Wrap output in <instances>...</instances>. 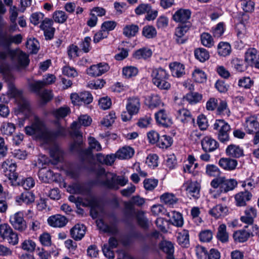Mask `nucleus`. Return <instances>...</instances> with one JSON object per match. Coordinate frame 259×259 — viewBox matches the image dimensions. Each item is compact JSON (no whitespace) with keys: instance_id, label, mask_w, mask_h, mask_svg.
I'll list each match as a JSON object with an SVG mask.
<instances>
[{"instance_id":"09e8293b","label":"nucleus","mask_w":259,"mask_h":259,"mask_svg":"<svg viewBox=\"0 0 259 259\" xmlns=\"http://www.w3.org/2000/svg\"><path fill=\"white\" fill-rule=\"evenodd\" d=\"M218 114L229 116L230 114V111L228 107L227 102L225 101H221L218 104L217 108Z\"/></svg>"},{"instance_id":"bf43d9fd","label":"nucleus","mask_w":259,"mask_h":259,"mask_svg":"<svg viewBox=\"0 0 259 259\" xmlns=\"http://www.w3.org/2000/svg\"><path fill=\"white\" fill-rule=\"evenodd\" d=\"M201 42L203 46L211 48L213 45V40L211 35L208 33L203 32L200 36Z\"/></svg>"},{"instance_id":"2f4dec72","label":"nucleus","mask_w":259,"mask_h":259,"mask_svg":"<svg viewBox=\"0 0 259 259\" xmlns=\"http://www.w3.org/2000/svg\"><path fill=\"white\" fill-rule=\"evenodd\" d=\"M145 104L150 109H154L162 104L160 97L157 94H152L145 99Z\"/></svg>"},{"instance_id":"052dcab7","label":"nucleus","mask_w":259,"mask_h":259,"mask_svg":"<svg viewBox=\"0 0 259 259\" xmlns=\"http://www.w3.org/2000/svg\"><path fill=\"white\" fill-rule=\"evenodd\" d=\"M70 112L68 107H61L53 111V115L58 119L63 118L66 117Z\"/></svg>"},{"instance_id":"bb28decb","label":"nucleus","mask_w":259,"mask_h":259,"mask_svg":"<svg viewBox=\"0 0 259 259\" xmlns=\"http://www.w3.org/2000/svg\"><path fill=\"white\" fill-rule=\"evenodd\" d=\"M183 100L190 104H196L202 100V95L198 92L191 91L183 97Z\"/></svg>"},{"instance_id":"de8ad7c7","label":"nucleus","mask_w":259,"mask_h":259,"mask_svg":"<svg viewBox=\"0 0 259 259\" xmlns=\"http://www.w3.org/2000/svg\"><path fill=\"white\" fill-rule=\"evenodd\" d=\"M139 30V28L137 25H127L123 29V34L126 37H132L136 35Z\"/></svg>"},{"instance_id":"9b49d317","label":"nucleus","mask_w":259,"mask_h":259,"mask_svg":"<svg viewBox=\"0 0 259 259\" xmlns=\"http://www.w3.org/2000/svg\"><path fill=\"white\" fill-rule=\"evenodd\" d=\"M110 69V66L106 62H101L92 65L86 70V73L91 77H98L107 72Z\"/></svg>"},{"instance_id":"e433bc0d","label":"nucleus","mask_w":259,"mask_h":259,"mask_svg":"<svg viewBox=\"0 0 259 259\" xmlns=\"http://www.w3.org/2000/svg\"><path fill=\"white\" fill-rule=\"evenodd\" d=\"M195 159L193 155H190L188 157L187 163L183 166V170L185 172L194 174V169L196 168L198 164L195 163Z\"/></svg>"},{"instance_id":"ea45409f","label":"nucleus","mask_w":259,"mask_h":259,"mask_svg":"<svg viewBox=\"0 0 259 259\" xmlns=\"http://www.w3.org/2000/svg\"><path fill=\"white\" fill-rule=\"evenodd\" d=\"M194 56L196 59L201 62H204L210 57L208 51L202 48L196 49L194 51Z\"/></svg>"},{"instance_id":"69168bd1","label":"nucleus","mask_w":259,"mask_h":259,"mask_svg":"<svg viewBox=\"0 0 259 259\" xmlns=\"http://www.w3.org/2000/svg\"><path fill=\"white\" fill-rule=\"evenodd\" d=\"M253 80L249 77H243L239 79L238 85L240 87L249 89L253 86Z\"/></svg>"},{"instance_id":"2eb2a0df","label":"nucleus","mask_w":259,"mask_h":259,"mask_svg":"<svg viewBox=\"0 0 259 259\" xmlns=\"http://www.w3.org/2000/svg\"><path fill=\"white\" fill-rule=\"evenodd\" d=\"M56 77L53 74H48L44 76L42 80L36 81L30 84V88L32 92H38L39 89H42L46 85L51 84L55 82Z\"/></svg>"},{"instance_id":"dca6fc26","label":"nucleus","mask_w":259,"mask_h":259,"mask_svg":"<svg viewBox=\"0 0 259 259\" xmlns=\"http://www.w3.org/2000/svg\"><path fill=\"white\" fill-rule=\"evenodd\" d=\"M202 149L205 152H212L219 147V143L210 136H205L201 141Z\"/></svg>"},{"instance_id":"5701e85b","label":"nucleus","mask_w":259,"mask_h":259,"mask_svg":"<svg viewBox=\"0 0 259 259\" xmlns=\"http://www.w3.org/2000/svg\"><path fill=\"white\" fill-rule=\"evenodd\" d=\"M156 121L163 126L168 127L172 124L171 118L167 115L165 110H160L155 114Z\"/></svg>"},{"instance_id":"3c124183","label":"nucleus","mask_w":259,"mask_h":259,"mask_svg":"<svg viewBox=\"0 0 259 259\" xmlns=\"http://www.w3.org/2000/svg\"><path fill=\"white\" fill-rule=\"evenodd\" d=\"M171 224L178 227H182L184 224V220L182 214L177 211L171 212Z\"/></svg>"},{"instance_id":"4468645a","label":"nucleus","mask_w":259,"mask_h":259,"mask_svg":"<svg viewBox=\"0 0 259 259\" xmlns=\"http://www.w3.org/2000/svg\"><path fill=\"white\" fill-rule=\"evenodd\" d=\"M10 222L13 228L17 230L22 232L27 228V225L23 218V213L19 211L10 217Z\"/></svg>"},{"instance_id":"c9c22d12","label":"nucleus","mask_w":259,"mask_h":259,"mask_svg":"<svg viewBox=\"0 0 259 259\" xmlns=\"http://www.w3.org/2000/svg\"><path fill=\"white\" fill-rule=\"evenodd\" d=\"M217 50L219 56L225 57L230 55L232 49L228 42L221 41L218 45Z\"/></svg>"},{"instance_id":"e2e57ef3","label":"nucleus","mask_w":259,"mask_h":259,"mask_svg":"<svg viewBox=\"0 0 259 259\" xmlns=\"http://www.w3.org/2000/svg\"><path fill=\"white\" fill-rule=\"evenodd\" d=\"M40 90L41 89H39V91L38 92H34L40 97L44 103H46L52 99L53 96L51 91L47 90L40 91Z\"/></svg>"},{"instance_id":"680f3d73","label":"nucleus","mask_w":259,"mask_h":259,"mask_svg":"<svg viewBox=\"0 0 259 259\" xmlns=\"http://www.w3.org/2000/svg\"><path fill=\"white\" fill-rule=\"evenodd\" d=\"M115 118V113L112 111L103 118L101 123L104 126L109 127L114 122Z\"/></svg>"},{"instance_id":"f704fd0d","label":"nucleus","mask_w":259,"mask_h":259,"mask_svg":"<svg viewBox=\"0 0 259 259\" xmlns=\"http://www.w3.org/2000/svg\"><path fill=\"white\" fill-rule=\"evenodd\" d=\"M250 236V233L245 230H239L233 233V239L236 242L243 243L246 241Z\"/></svg>"},{"instance_id":"37998d69","label":"nucleus","mask_w":259,"mask_h":259,"mask_svg":"<svg viewBox=\"0 0 259 259\" xmlns=\"http://www.w3.org/2000/svg\"><path fill=\"white\" fill-rule=\"evenodd\" d=\"M81 172V167L78 165H72L70 166L66 170V175L70 178L73 179H77Z\"/></svg>"},{"instance_id":"8fccbe9b","label":"nucleus","mask_w":259,"mask_h":259,"mask_svg":"<svg viewBox=\"0 0 259 259\" xmlns=\"http://www.w3.org/2000/svg\"><path fill=\"white\" fill-rule=\"evenodd\" d=\"M172 143V138L170 136L163 135L160 137L157 145L159 147L164 149L170 147Z\"/></svg>"},{"instance_id":"4c0bfd02","label":"nucleus","mask_w":259,"mask_h":259,"mask_svg":"<svg viewBox=\"0 0 259 259\" xmlns=\"http://www.w3.org/2000/svg\"><path fill=\"white\" fill-rule=\"evenodd\" d=\"M228 208L226 206H224L222 205H217L212 208L210 209L208 213L211 216L215 218H219L222 215L226 214L228 211Z\"/></svg>"},{"instance_id":"cd10ccee","label":"nucleus","mask_w":259,"mask_h":259,"mask_svg":"<svg viewBox=\"0 0 259 259\" xmlns=\"http://www.w3.org/2000/svg\"><path fill=\"white\" fill-rule=\"evenodd\" d=\"M169 66L173 76L181 77L185 74V67L183 64L176 62L170 63Z\"/></svg>"},{"instance_id":"f3484780","label":"nucleus","mask_w":259,"mask_h":259,"mask_svg":"<svg viewBox=\"0 0 259 259\" xmlns=\"http://www.w3.org/2000/svg\"><path fill=\"white\" fill-rule=\"evenodd\" d=\"M191 12L189 9H180L177 10L172 16V19L176 22L191 23L188 21L190 19Z\"/></svg>"},{"instance_id":"7c9ffc66","label":"nucleus","mask_w":259,"mask_h":259,"mask_svg":"<svg viewBox=\"0 0 259 259\" xmlns=\"http://www.w3.org/2000/svg\"><path fill=\"white\" fill-rule=\"evenodd\" d=\"M159 247L163 252L166 253L167 259H174L173 256L174 246L171 242L164 240L160 243Z\"/></svg>"},{"instance_id":"393cba45","label":"nucleus","mask_w":259,"mask_h":259,"mask_svg":"<svg viewBox=\"0 0 259 259\" xmlns=\"http://www.w3.org/2000/svg\"><path fill=\"white\" fill-rule=\"evenodd\" d=\"M226 154L230 157L239 158L244 156L243 149L238 145L231 144L226 149Z\"/></svg>"},{"instance_id":"49530a36","label":"nucleus","mask_w":259,"mask_h":259,"mask_svg":"<svg viewBox=\"0 0 259 259\" xmlns=\"http://www.w3.org/2000/svg\"><path fill=\"white\" fill-rule=\"evenodd\" d=\"M205 174L211 177L219 178L221 174L220 168L214 164H207L205 166Z\"/></svg>"},{"instance_id":"a211bd4d","label":"nucleus","mask_w":259,"mask_h":259,"mask_svg":"<svg viewBox=\"0 0 259 259\" xmlns=\"http://www.w3.org/2000/svg\"><path fill=\"white\" fill-rule=\"evenodd\" d=\"M176 116L178 120L183 123H195V119L192 116L191 112L186 109L182 108L176 111Z\"/></svg>"},{"instance_id":"7ed1b4c3","label":"nucleus","mask_w":259,"mask_h":259,"mask_svg":"<svg viewBox=\"0 0 259 259\" xmlns=\"http://www.w3.org/2000/svg\"><path fill=\"white\" fill-rule=\"evenodd\" d=\"M153 84L161 90H168L170 84L168 82L169 75L167 71L160 67L152 69L151 74Z\"/></svg>"},{"instance_id":"79ce46f5","label":"nucleus","mask_w":259,"mask_h":259,"mask_svg":"<svg viewBox=\"0 0 259 259\" xmlns=\"http://www.w3.org/2000/svg\"><path fill=\"white\" fill-rule=\"evenodd\" d=\"M51 157L57 163L60 161L63 157V153L62 150L57 145H53L50 149Z\"/></svg>"},{"instance_id":"72a5a7b5","label":"nucleus","mask_w":259,"mask_h":259,"mask_svg":"<svg viewBox=\"0 0 259 259\" xmlns=\"http://www.w3.org/2000/svg\"><path fill=\"white\" fill-rule=\"evenodd\" d=\"M134 154V149L130 147H123L116 153L117 158L120 159H129Z\"/></svg>"},{"instance_id":"20e7f679","label":"nucleus","mask_w":259,"mask_h":259,"mask_svg":"<svg viewBox=\"0 0 259 259\" xmlns=\"http://www.w3.org/2000/svg\"><path fill=\"white\" fill-rule=\"evenodd\" d=\"M141 107L140 99L138 97L133 96L127 99L126 109L127 111H123L121 117L123 121L130 120L133 116L138 113Z\"/></svg>"},{"instance_id":"f03ea898","label":"nucleus","mask_w":259,"mask_h":259,"mask_svg":"<svg viewBox=\"0 0 259 259\" xmlns=\"http://www.w3.org/2000/svg\"><path fill=\"white\" fill-rule=\"evenodd\" d=\"M100 174L105 180L101 184L107 188L113 190L119 189L120 186H125L128 182L127 178L124 176H118L115 174L106 172L104 169L101 170Z\"/></svg>"},{"instance_id":"1a4fd4ad","label":"nucleus","mask_w":259,"mask_h":259,"mask_svg":"<svg viewBox=\"0 0 259 259\" xmlns=\"http://www.w3.org/2000/svg\"><path fill=\"white\" fill-rule=\"evenodd\" d=\"M191 26V23H188L187 24L178 26L175 28L174 39L177 44L181 45L187 41L188 36L186 35V33L188 32Z\"/></svg>"},{"instance_id":"13d9d810","label":"nucleus","mask_w":259,"mask_h":259,"mask_svg":"<svg viewBox=\"0 0 259 259\" xmlns=\"http://www.w3.org/2000/svg\"><path fill=\"white\" fill-rule=\"evenodd\" d=\"M18 182L19 184L17 186L21 185L25 190H29L33 187L35 185V181L31 177H29L25 179H22L20 180L18 177Z\"/></svg>"},{"instance_id":"603ef678","label":"nucleus","mask_w":259,"mask_h":259,"mask_svg":"<svg viewBox=\"0 0 259 259\" xmlns=\"http://www.w3.org/2000/svg\"><path fill=\"white\" fill-rule=\"evenodd\" d=\"M217 236L218 239L222 242H226L228 241L229 236L226 232V226L225 224L220 225Z\"/></svg>"},{"instance_id":"5fc2aeb1","label":"nucleus","mask_w":259,"mask_h":259,"mask_svg":"<svg viewBox=\"0 0 259 259\" xmlns=\"http://www.w3.org/2000/svg\"><path fill=\"white\" fill-rule=\"evenodd\" d=\"M142 34L147 38H152L156 36L157 31L153 26L146 25L143 28Z\"/></svg>"},{"instance_id":"a19ab883","label":"nucleus","mask_w":259,"mask_h":259,"mask_svg":"<svg viewBox=\"0 0 259 259\" xmlns=\"http://www.w3.org/2000/svg\"><path fill=\"white\" fill-rule=\"evenodd\" d=\"M39 179L44 183H48L53 179V172L45 168L40 169L38 173Z\"/></svg>"},{"instance_id":"b1692460","label":"nucleus","mask_w":259,"mask_h":259,"mask_svg":"<svg viewBox=\"0 0 259 259\" xmlns=\"http://www.w3.org/2000/svg\"><path fill=\"white\" fill-rule=\"evenodd\" d=\"M256 216V209L253 207H248L244 210V214L241 217L240 220L247 225H251Z\"/></svg>"},{"instance_id":"423d86ee","label":"nucleus","mask_w":259,"mask_h":259,"mask_svg":"<svg viewBox=\"0 0 259 259\" xmlns=\"http://www.w3.org/2000/svg\"><path fill=\"white\" fill-rule=\"evenodd\" d=\"M12 94L17 103V109L15 110L17 115L23 114L27 117L30 114V108L28 101L24 98L22 92L14 88L12 90Z\"/></svg>"},{"instance_id":"f257e3e1","label":"nucleus","mask_w":259,"mask_h":259,"mask_svg":"<svg viewBox=\"0 0 259 259\" xmlns=\"http://www.w3.org/2000/svg\"><path fill=\"white\" fill-rule=\"evenodd\" d=\"M26 135L33 136L39 140L42 145H52L55 140L59 137H64L67 134L66 129L59 124L56 129L49 130L46 126L44 121L38 116H35L31 125L25 127Z\"/></svg>"},{"instance_id":"c85d7f7f","label":"nucleus","mask_w":259,"mask_h":259,"mask_svg":"<svg viewBox=\"0 0 259 259\" xmlns=\"http://www.w3.org/2000/svg\"><path fill=\"white\" fill-rule=\"evenodd\" d=\"M160 201L165 205L170 207L177 204L178 201V198L173 193H164L160 197Z\"/></svg>"},{"instance_id":"774afa93","label":"nucleus","mask_w":259,"mask_h":259,"mask_svg":"<svg viewBox=\"0 0 259 259\" xmlns=\"http://www.w3.org/2000/svg\"><path fill=\"white\" fill-rule=\"evenodd\" d=\"M134 205L130 200L129 201L124 202L125 215L128 218H132L135 214Z\"/></svg>"},{"instance_id":"0eeeda50","label":"nucleus","mask_w":259,"mask_h":259,"mask_svg":"<svg viewBox=\"0 0 259 259\" xmlns=\"http://www.w3.org/2000/svg\"><path fill=\"white\" fill-rule=\"evenodd\" d=\"M213 130L218 132V138L220 142L225 143L229 140V133L230 126L223 119H217L213 125Z\"/></svg>"},{"instance_id":"0e129e2a","label":"nucleus","mask_w":259,"mask_h":259,"mask_svg":"<svg viewBox=\"0 0 259 259\" xmlns=\"http://www.w3.org/2000/svg\"><path fill=\"white\" fill-rule=\"evenodd\" d=\"M53 17L56 22L63 23L67 19L68 16L64 11H57L54 13Z\"/></svg>"},{"instance_id":"6ab92c4d","label":"nucleus","mask_w":259,"mask_h":259,"mask_svg":"<svg viewBox=\"0 0 259 259\" xmlns=\"http://www.w3.org/2000/svg\"><path fill=\"white\" fill-rule=\"evenodd\" d=\"M48 224L54 228H62L66 226L68 220L66 217L60 214L50 216L48 219Z\"/></svg>"},{"instance_id":"6e6552de","label":"nucleus","mask_w":259,"mask_h":259,"mask_svg":"<svg viewBox=\"0 0 259 259\" xmlns=\"http://www.w3.org/2000/svg\"><path fill=\"white\" fill-rule=\"evenodd\" d=\"M70 201L75 203L77 206H90L91 207V215L93 218H96L98 217V212L97 210V208L99 206V202L97 198L95 197L92 198L88 201V204H85L83 202L82 199L79 197H75L71 195L69 197Z\"/></svg>"},{"instance_id":"f8f14e48","label":"nucleus","mask_w":259,"mask_h":259,"mask_svg":"<svg viewBox=\"0 0 259 259\" xmlns=\"http://www.w3.org/2000/svg\"><path fill=\"white\" fill-rule=\"evenodd\" d=\"M70 99L72 103L76 105L89 104L92 102L93 99L92 94L88 91H84L79 94L72 93L70 95Z\"/></svg>"},{"instance_id":"9d476101","label":"nucleus","mask_w":259,"mask_h":259,"mask_svg":"<svg viewBox=\"0 0 259 259\" xmlns=\"http://www.w3.org/2000/svg\"><path fill=\"white\" fill-rule=\"evenodd\" d=\"M182 188L191 199H196L200 196V185L197 181H188L183 184Z\"/></svg>"},{"instance_id":"473e14b6","label":"nucleus","mask_w":259,"mask_h":259,"mask_svg":"<svg viewBox=\"0 0 259 259\" xmlns=\"http://www.w3.org/2000/svg\"><path fill=\"white\" fill-rule=\"evenodd\" d=\"M92 122V119L87 115L80 116L77 121H74L71 124V128L76 130L80 127V125L89 126Z\"/></svg>"},{"instance_id":"4d7b16f0","label":"nucleus","mask_w":259,"mask_h":259,"mask_svg":"<svg viewBox=\"0 0 259 259\" xmlns=\"http://www.w3.org/2000/svg\"><path fill=\"white\" fill-rule=\"evenodd\" d=\"M192 77L195 81L199 83L204 82L206 79V76L204 72L199 68H196L194 70L192 73Z\"/></svg>"},{"instance_id":"c756f323","label":"nucleus","mask_w":259,"mask_h":259,"mask_svg":"<svg viewBox=\"0 0 259 259\" xmlns=\"http://www.w3.org/2000/svg\"><path fill=\"white\" fill-rule=\"evenodd\" d=\"M251 194L248 191L238 193L235 197L236 205L239 206H245L246 202L251 199Z\"/></svg>"},{"instance_id":"58836bf2","label":"nucleus","mask_w":259,"mask_h":259,"mask_svg":"<svg viewBox=\"0 0 259 259\" xmlns=\"http://www.w3.org/2000/svg\"><path fill=\"white\" fill-rule=\"evenodd\" d=\"M152 55V51L148 48H142L137 50L134 54V57L137 59H146Z\"/></svg>"},{"instance_id":"864d4df0","label":"nucleus","mask_w":259,"mask_h":259,"mask_svg":"<svg viewBox=\"0 0 259 259\" xmlns=\"http://www.w3.org/2000/svg\"><path fill=\"white\" fill-rule=\"evenodd\" d=\"M257 50L253 48L248 49L245 54V60L252 65L256 61Z\"/></svg>"},{"instance_id":"ddd939ff","label":"nucleus","mask_w":259,"mask_h":259,"mask_svg":"<svg viewBox=\"0 0 259 259\" xmlns=\"http://www.w3.org/2000/svg\"><path fill=\"white\" fill-rule=\"evenodd\" d=\"M3 167H5L10 171L8 175L11 185L13 186H17L19 185V183L18 182L19 177L17 173L15 172L17 167L16 163L7 159L3 162Z\"/></svg>"},{"instance_id":"412c9836","label":"nucleus","mask_w":259,"mask_h":259,"mask_svg":"<svg viewBox=\"0 0 259 259\" xmlns=\"http://www.w3.org/2000/svg\"><path fill=\"white\" fill-rule=\"evenodd\" d=\"M245 130L249 134H252L259 130V122L255 116H249L246 118L244 125Z\"/></svg>"},{"instance_id":"aec40b11","label":"nucleus","mask_w":259,"mask_h":259,"mask_svg":"<svg viewBox=\"0 0 259 259\" xmlns=\"http://www.w3.org/2000/svg\"><path fill=\"white\" fill-rule=\"evenodd\" d=\"M218 164L225 170L231 171L236 168L238 165V161L231 157H223L220 159Z\"/></svg>"},{"instance_id":"c03bdc74","label":"nucleus","mask_w":259,"mask_h":259,"mask_svg":"<svg viewBox=\"0 0 259 259\" xmlns=\"http://www.w3.org/2000/svg\"><path fill=\"white\" fill-rule=\"evenodd\" d=\"M70 188L73 192L76 194H85L89 192L87 186L84 183L76 182L72 184Z\"/></svg>"},{"instance_id":"39448f33","label":"nucleus","mask_w":259,"mask_h":259,"mask_svg":"<svg viewBox=\"0 0 259 259\" xmlns=\"http://www.w3.org/2000/svg\"><path fill=\"white\" fill-rule=\"evenodd\" d=\"M238 183L234 179H226L225 177H220L213 179L210 186L214 189L219 188L221 193H227L237 187Z\"/></svg>"},{"instance_id":"6e6d98bb","label":"nucleus","mask_w":259,"mask_h":259,"mask_svg":"<svg viewBox=\"0 0 259 259\" xmlns=\"http://www.w3.org/2000/svg\"><path fill=\"white\" fill-rule=\"evenodd\" d=\"M16 129L14 124L7 122L3 123L1 127V131L3 135L11 136Z\"/></svg>"},{"instance_id":"338daca9","label":"nucleus","mask_w":259,"mask_h":259,"mask_svg":"<svg viewBox=\"0 0 259 259\" xmlns=\"http://www.w3.org/2000/svg\"><path fill=\"white\" fill-rule=\"evenodd\" d=\"M138 72V69L134 66H126L122 69V74L126 78L136 76Z\"/></svg>"},{"instance_id":"4be33fe9","label":"nucleus","mask_w":259,"mask_h":259,"mask_svg":"<svg viewBox=\"0 0 259 259\" xmlns=\"http://www.w3.org/2000/svg\"><path fill=\"white\" fill-rule=\"evenodd\" d=\"M85 231L86 227L84 225L76 224L70 231L71 237L75 241H79L84 237Z\"/></svg>"},{"instance_id":"a18cd8bd","label":"nucleus","mask_w":259,"mask_h":259,"mask_svg":"<svg viewBox=\"0 0 259 259\" xmlns=\"http://www.w3.org/2000/svg\"><path fill=\"white\" fill-rule=\"evenodd\" d=\"M177 240L182 247H187L189 244V235L188 230H184L178 234Z\"/></svg>"},{"instance_id":"a878e982","label":"nucleus","mask_w":259,"mask_h":259,"mask_svg":"<svg viewBox=\"0 0 259 259\" xmlns=\"http://www.w3.org/2000/svg\"><path fill=\"white\" fill-rule=\"evenodd\" d=\"M34 200L35 195L33 193L28 191L22 193L20 195L16 198V201L19 204L24 203L29 205L34 202Z\"/></svg>"}]
</instances>
